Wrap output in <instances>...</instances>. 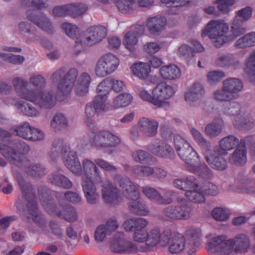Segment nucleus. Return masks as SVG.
Here are the masks:
<instances>
[{
	"mask_svg": "<svg viewBox=\"0 0 255 255\" xmlns=\"http://www.w3.org/2000/svg\"><path fill=\"white\" fill-rule=\"evenodd\" d=\"M149 221L144 218H131L126 220L123 226L126 231H133L132 239L136 243L144 244L138 245L127 240L122 232L115 234L111 244V248L118 253L145 252L157 247L166 248L171 254L186 253L194 255L199 245L201 230L191 227L184 234L176 233L169 228H161L158 226L147 229Z\"/></svg>",
	"mask_w": 255,
	"mask_h": 255,
	"instance_id": "obj_1",
	"label": "nucleus"
},
{
	"mask_svg": "<svg viewBox=\"0 0 255 255\" xmlns=\"http://www.w3.org/2000/svg\"><path fill=\"white\" fill-rule=\"evenodd\" d=\"M14 89L21 98L33 103L40 108L51 109L55 106L53 94L49 91H43L46 85V79L41 75H34L29 79L30 83L35 89H29L28 82L21 78H15L12 80Z\"/></svg>",
	"mask_w": 255,
	"mask_h": 255,
	"instance_id": "obj_2",
	"label": "nucleus"
},
{
	"mask_svg": "<svg viewBox=\"0 0 255 255\" xmlns=\"http://www.w3.org/2000/svg\"><path fill=\"white\" fill-rule=\"evenodd\" d=\"M84 174L82 177V185L87 201L90 204H96L100 198L99 194L96 192L94 183L101 180L100 172L94 162L88 159L82 161Z\"/></svg>",
	"mask_w": 255,
	"mask_h": 255,
	"instance_id": "obj_3",
	"label": "nucleus"
},
{
	"mask_svg": "<svg viewBox=\"0 0 255 255\" xmlns=\"http://www.w3.org/2000/svg\"><path fill=\"white\" fill-rule=\"evenodd\" d=\"M49 155L53 161L62 156L63 163L68 169L76 175L81 173V165L77 153L71 151L70 146L64 143L63 139L58 138L53 141Z\"/></svg>",
	"mask_w": 255,
	"mask_h": 255,
	"instance_id": "obj_4",
	"label": "nucleus"
},
{
	"mask_svg": "<svg viewBox=\"0 0 255 255\" xmlns=\"http://www.w3.org/2000/svg\"><path fill=\"white\" fill-rule=\"evenodd\" d=\"M78 77V70L75 68L70 69L67 72L64 68L54 72L51 76L53 83L56 85L57 94L56 99L64 101L71 93Z\"/></svg>",
	"mask_w": 255,
	"mask_h": 255,
	"instance_id": "obj_5",
	"label": "nucleus"
},
{
	"mask_svg": "<svg viewBox=\"0 0 255 255\" xmlns=\"http://www.w3.org/2000/svg\"><path fill=\"white\" fill-rule=\"evenodd\" d=\"M62 28L69 37L73 39L76 38V46L94 45L102 41L107 35L106 29L101 25H94L88 28L86 32L89 35L83 37L82 39L77 37L78 30L75 25L65 22L62 24Z\"/></svg>",
	"mask_w": 255,
	"mask_h": 255,
	"instance_id": "obj_6",
	"label": "nucleus"
},
{
	"mask_svg": "<svg viewBox=\"0 0 255 255\" xmlns=\"http://www.w3.org/2000/svg\"><path fill=\"white\" fill-rule=\"evenodd\" d=\"M29 146L20 139H15L3 144L1 147V154L17 167L28 165L29 160L22 156L28 153Z\"/></svg>",
	"mask_w": 255,
	"mask_h": 255,
	"instance_id": "obj_7",
	"label": "nucleus"
},
{
	"mask_svg": "<svg viewBox=\"0 0 255 255\" xmlns=\"http://www.w3.org/2000/svg\"><path fill=\"white\" fill-rule=\"evenodd\" d=\"M229 31L228 25L220 20H211L203 30L202 37L208 36L211 39L216 40L214 45L219 48L224 44L229 42L232 39L230 37L225 35Z\"/></svg>",
	"mask_w": 255,
	"mask_h": 255,
	"instance_id": "obj_8",
	"label": "nucleus"
},
{
	"mask_svg": "<svg viewBox=\"0 0 255 255\" xmlns=\"http://www.w3.org/2000/svg\"><path fill=\"white\" fill-rule=\"evenodd\" d=\"M222 112L227 116L236 117L234 125L238 129H249L253 127L255 121L248 115L239 117L242 112L241 104L235 101L226 103L222 109Z\"/></svg>",
	"mask_w": 255,
	"mask_h": 255,
	"instance_id": "obj_9",
	"label": "nucleus"
},
{
	"mask_svg": "<svg viewBox=\"0 0 255 255\" xmlns=\"http://www.w3.org/2000/svg\"><path fill=\"white\" fill-rule=\"evenodd\" d=\"M115 181H119V186L123 190V194L131 202L129 207H144L143 200L140 198L139 192L136 187L128 177L117 174L115 176Z\"/></svg>",
	"mask_w": 255,
	"mask_h": 255,
	"instance_id": "obj_10",
	"label": "nucleus"
},
{
	"mask_svg": "<svg viewBox=\"0 0 255 255\" xmlns=\"http://www.w3.org/2000/svg\"><path fill=\"white\" fill-rule=\"evenodd\" d=\"M110 103H105L100 97H95L92 102L88 103L85 107L86 118L85 122L92 132L98 129L92 118L96 113L106 112L111 107Z\"/></svg>",
	"mask_w": 255,
	"mask_h": 255,
	"instance_id": "obj_11",
	"label": "nucleus"
},
{
	"mask_svg": "<svg viewBox=\"0 0 255 255\" xmlns=\"http://www.w3.org/2000/svg\"><path fill=\"white\" fill-rule=\"evenodd\" d=\"M120 64L119 59L115 55L108 53L101 56L95 66L96 75L100 77H106L113 73Z\"/></svg>",
	"mask_w": 255,
	"mask_h": 255,
	"instance_id": "obj_12",
	"label": "nucleus"
},
{
	"mask_svg": "<svg viewBox=\"0 0 255 255\" xmlns=\"http://www.w3.org/2000/svg\"><path fill=\"white\" fill-rule=\"evenodd\" d=\"M230 239L225 236H219L211 239L206 249L211 255H227L231 253Z\"/></svg>",
	"mask_w": 255,
	"mask_h": 255,
	"instance_id": "obj_13",
	"label": "nucleus"
},
{
	"mask_svg": "<svg viewBox=\"0 0 255 255\" xmlns=\"http://www.w3.org/2000/svg\"><path fill=\"white\" fill-rule=\"evenodd\" d=\"M11 131L19 137L28 140H40L43 139V133L39 129L33 128L27 122L23 123L18 126L12 128Z\"/></svg>",
	"mask_w": 255,
	"mask_h": 255,
	"instance_id": "obj_14",
	"label": "nucleus"
},
{
	"mask_svg": "<svg viewBox=\"0 0 255 255\" xmlns=\"http://www.w3.org/2000/svg\"><path fill=\"white\" fill-rule=\"evenodd\" d=\"M252 15V8L247 6L239 10L231 26V32L232 39H235L246 32V28L243 27L244 21L248 20Z\"/></svg>",
	"mask_w": 255,
	"mask_h": 255,
	"instance_id": "obj_15",
	"label": "nucleus"
},
{
	"mask_svg": "<svg viewBox=\"0 0 255 255\" xmlns=\"http://www.w3.org/2000/svg\"><path fill=\"white\" fill-rule=\"evenodd\" d=\"M231 253L246 254L249 252L252 247V239L250 236L246 233H238L230 239Z\"/></svg>",
	"mask_w": 255,
	"mask_h": 255,
	"instance_id": "obj_16",
	"label": "nucleus"
},
{
	"mask_svg": "<svg viewBox=\"0 0 255 255\" xmlns=\"http://www.w3.org/2000/svg\"><path fill=\"white\" fill-rule=\"evenodd\" d=\"M177 153L180 158L186 163L187 169L189 172H195L196 170L193 166L195 163L200 162V158L191 144H185L184 147L181 150H178Z\"/></svg>",
	"mask_w": 255,
	"mask_h": 255,
	"instance_id": "obj_17",
	"label": "nucleus"
},
{
	"mask_svg": "<svg viewBox=\"0 0 255 255\" xmlns=\"http://www.w3.org/2000/svg\"><path fill=\"white\" fill-rule=\"evenodd\" d=\"M147 149L159 157L173 159L175 156L172 147L164 141L159 139H157L153 143L148 145Z\"/></svg>",
	"mask_w": 255,
	"mask_h": 255,
	"instance_id": "obj_18",
	"label": "nucleus"
},
{
	"mask_svg": "<svg viewBox=\"0 0 255 255\" xmlns=\"http://www.w3.org/2000/svg\"><path fill=\"white\" fill-rule=\"evenodd\" d=\"M102 195L108 203L117 205L123 200V196L118 187L110 181H105L102 185Z\"/></svg>",
	"mask_w": 255,
	"mask_h": 255,
	"instance_id": "obj_19",
	"label": "nucleus"
},
{
	"mask_svg": "<svg viewBox=\"0 0 255 255\" xmlns=\"http://www.w3.org/2000/svg\"><path fill=\"white\" fill-rule=\"evenodd\" d=\"M175 93L173 88L165 82L159 83L152 91V94L155 96L158 101L157 107H161L168 102L165 101L169 99Z\"/></svg>",
	"mask_w": 255,
	"mask_h": 255,
	"instance_id": "obj_20",
	"label": "nucleus"
},
{
	"mask_svg": "<svg viewBox=\"0 0 255 255\" xmlns=\"http://www.w3.org/2000/svg\"><path fill=\"white\" fill-rule=\"evenodd\" d=\"M27 18L29 20L48 33L53 32V28L51 23L43 13L35 10L28 11Z\"/></svg>",
	"mask_w": 255,
	"mask_h": 255,
	"instance_id": "obj_21",
	"label": "nucleus"
},
{
	"mask_svg": "<svg viewBox=\"0 0 255 255\" xmlns=\"http://www.w3.org/2000/svg\"><path fill=\"white\" fill-rule=\"evenodd\" d=\"M142 192L147 198L155 201L159 204L164 205L171 203L172 197L174 194L172 190H165L163 193L164 196H162L155 189L147 186L142 188Z\"/></svg>",
	"mask_w": 255,
	"mask_h": 255,
	"instance_id": "obj_22",
	"label": "nucleus"
},
{
	"mask_svg": "<svg viewBox=\"0 0 255 255\" xmlns=\"http://www.w3.org/2000/svg\"><path fill=\"white\" fill-rule=\"evenodd\" d=\"M133 174L139 177L149 176L152 175L157 178L165 177L167 175V172L164 169L156 167L153 168L149 166L137 165L132 167Z\"/></svg>",
	"mask_w": 255,
	"mask_h": 255,
	"instance_id": "obj_23",
	"label": "nucleus"
},
{
	"mask_svg": "<svg viewBox=\"0 0 255 255\" xmlns=\"http://www.w3.org/2000/svg\"><path fill=\"white\" fill-rule=\"evenodd\" d=\"M93 147L97 148L106 147L101 130L95 134L93 137L81 140L77 146L79 150L90 149Z\"/></svg>",
	"mask_w": 255,
	"mask_h": 255,
	"instance_id": "obj_24",
	"label": "nucleus"
},
{
	"mask_svg": "<svg viewBox=\"0 0 255 255\" xmlns=\"http://www.w3.org/2000/svg\"><path fill=\"white\" fill-rule=\"evenodd\" d=\"M253 138V136L250 135L247 136L245 139H241L240 145L232 153L231 157V160L235 164L242 165L246 163L247 158L246 144L248 143Z\"/></svg>",
	"mask_w": 255,
	"mask_h": 255,
	"instance_id": "obj_25",
	"label": "nucleus"
},
{
	"mask_svg": "<svg viewBox=\"0 0 255 255\" xmlns=\"http://www.w3.org/2000/svg\"><path fill=\"white\" fill-rule=\"evenodd\" d=\"M166 19L164 16L156 15L148 17L146 25L149 33L154 36L159 35L166 25Z\"/></svg>",
	"mask_w": 255,
	"mask_h": 255,
	"instance_id": "obj_26",
	"label": "nucleus"
},
{
	"mask_svg": "<svg viewBox=\"0 0 255 255\" xmlns=\"http://www.w3.org/2000/svg\"><path fill=\"white\" fill-rule=\"evenodd\" d=\"M18 182L21 193L28 202L26 207H37V197L30 183L22 178L18 179Z\"/></svg>",
	"mask_w": 255,
	"mask_h": 255,
	"instance_id": "obj_27",
	"label": "nucleus"
},
{
	"mask_svg": "<svg viewBox=\"0 0 255 255\" xmlns=\"http://www.w3.org/2000/svg\"><path fill=\"white\" fill-rule=\"evenodd\" d=\"M137 124L139 131L145 136H153L157 133L158 123L154 120L142 118Z\"/></svg>",
	"mask_w": 255,
	"mask_h": 255,
	"instance_id": "obj_28",
	"label": "nucleus"
},
{
	"mask_svg": "<svg viewBox=\"0 0 255 255\" xmlns=\"http://www.w3.org/2000/svg\"><path fill=\"white\" fill-rule=\"evenodd\" d=\"M239 143L238 138L233 135H228L219 141V146L216 147L214 152L217 154L226 155L227 151L235 148Z\"/></svg>",
	"mask_w": 255,
	"mask_h": 255,
	"instance_id": "obj_29",
	"label": "nucleus"
},
{
	"mask_svg": "<svg viewBox=\"0 0 255 255\" xmlns=\"http://www.w3.org/2000/svg\"><path fill=\"white\" fill-rule=\"evenodd\" d=\"M206 161L213 169L219 171H223L227 167L226 160L222 156V155L217 154L214 152V154H211V149L204 152Z\"/></svg>",
	"mask_w": 255,
	"mask_h": 255,
	"instance_id": "obj_30",
	"label": "nucleus"
},
{
	"mask_svg": "<svg viewBox=\"0 0 255 255\" xmlns=\"http://www.w3.org/2000/svg\"><path fill=\"white\" fill-rule=\"evenodd\" d=\"M24 220L31 219L40 228L44 229L46 221L43 216L39 213L37 208H22L20 211Z\"/></svg>",
	"mask_w": 255,
	"mask_h": 255,
	"instance_id": "obj_31",
	"label": "nucleus"
},
{
	"mask_svg": "<svg viewBox=\"0 0 255 255\" xmlns=\"http://www.w3.org/2000/svg\"><path fill=\"white\" fill-rule=\"evenodd\" d=\"M164 214L172 220H186L193 214L191 208H165Z\"/></svg>",
	"mask_w": 255,
	"mask_h": 255,
	"instance_id": "obj_32",
	"label": "nucleus"
},
{
	"mask_svg": "<svg viewBox=\"0 0 255 255\" xmlns=\"http://www.w3.org/2000/svg\"><path fill=\"white\" fill-rule=\"evenodd\" d=\"M191 43L194 46V49L186 44H183L178 48V55L184 59H187L191 57H193L195 51L201 52L204 50V48L198 41L193 40L191 41Z\"/></svg>",
	"mask_w": 255,
	"mask_h": 255,
	"instance_id": "obj_33",
	"label": "nucleus"
},
{
	"mask_svg": "<svg viewBox=\"0 0 255 255\" xmlns=\"http://www.w3.org/2000/svg\"><path fill=\"white\" fill-rule=\"evenodd\" d=\"M47 212L49 214L63 218L68 222H74L77 218L74 208H47Z\"/></svg>",
	"mask_w": 255,
	"mask_h": 255,
	"instance_id": "obj_34",
	"label": "nucleus"
},
{
	"mask_svg": "<svg viewBox=\"0 0 255 255\" xmlns=\"http://www.w3.org/2000/svg\"><path fill=\"white\" fill-rule=\"evenodd\" d=\"M159 73L163 79L167 80L178 79L181 74L180 68L173 64L161 66L159 69Z\"/></svg>",
	"mask_w": 255,
	"mask_h": 255,
	"instance_id": "obj_35",
	"label": "nucleus"
},
{
	"mask_svg": "<svg viewBox=\"0 0 255 255\" xmlns=\"http://www.w3.org/2000/svg\"><path fill=\"white\" fill-rule=\"evenodd\" d=\"M204 93L205 91L202 85L195 83L185 93V100L191 105L192 103L202 98Z\"/></svg>",
	"mask_w": 255,
	"mask_h": 255,
	"instance_id": "obj_36",
	"label": "nucleus"
},
{
	"mask_svg": "<svg viewBox=\"0 0 255 255\" xmlns=\"http://www.w3.org/2000/svg\"><path fill=\"white\" fill-rule=\"evenodd\" d=\"M48 180L51 184L67 189L71 188L73 185L68 178L58 172H55L49 175Z\"/></svg>",
	"mask_w": 255,
	"mask_h": 255,
	"instance_id": "obj_37",
	"label": "nucleus"
},
{
	"mask_svg": "<svg viewBox=\"0 0 255 255\" xmlns=\"http://www.w3.org/2000/svg\"><path fill=\"white\" fill-rule=\"evenodd\" d=\"M224 89L227 90L236 99L243 88L242 81L237 78H229L223 82Z\"/></svg>",
	"mask_w": 255,
	"mask_h": 255,
	"instance_id": "obj_38",
	"label": "nucleus"
},
{
	"mask_svg": "<svg viewBox=\"0 0 255 255\" xmlns=\"http://www.w3.org/2000/svg\"><path fill=\"white\" fill-rule=\"evenodd\" d=\"M91 81L90 76L88 73L81 74L75 87L76 94L79 96H84L89 91V86Z\"/></svg>",
	"mask_w": 255,
	"mask_h": 255,
	"instance_id": "obj_39",
	"label": "nucleus"
},
{
	"mask_svg": "<svg viewBox=\"0 0 255 255\" xmlns=\"http://www.w3.org/2000/svg\"><path fill=\"white\" fill-rule=\"evenodd\" d=\"M112 79L107 78L101 82L97 86V91L98 95L96 97H100L105 103H110L107 99V95L111 90Z\"/></svg>",
	"mask_w": 255,
	"mask_h": 255,
	"instance_id": "obj_40",
	"label": "nucleus"
},
{
	"mask_svg": "<svg viewBox=\"0 0 255 255\" xmlns=\"http://www.w3.org/2000/svg\"><path fill=\"white\" fill-rule=\"evenodd\" d=\"M131 70L134 75L142 79L146 78L151 71L150 65L144 62L133 64Z\"/></svg>",
	"mask_w": 255,
	"mask_h": 255,
	"instance_id": "obj_41",
	"label": "nucleus"
},
{
	"mask_svg": "<svg viewBox=\"0 0 255 255\" xmlns=\"http://www.w3.org/2000/svg\"><path fill=\"white\" fill-rule=\"evenodd\" d=\"M245 72L250 82L255 85V50L252 51L246 61Z\"/></svg>",
	"mask_w": 255,
	"mask_h": 255,
	"instance_id": "obj_42",
	"label": "nucleus"
},
{
	"mask_svg": "<svg viewBox=\"0 0 255 255\" xmlns=\"http://www.w3.org/2000/svg\"><path fill=\"white\" fill-rule=\"evenodd\" d=\"M223 126L224 122L222 119H216L206 126L205 131L208 136L216 137L221 133Z\"/></svg>",
	"mask_w": 255,
	"mask_h": 255,
	"instance_id": "obj_43",
	"label": "nucleus"
},
{
	"mask_svg": "<svg viewBox=\"0 0 255 255\" xmlns=\"http://www.w3.org/2000/svg\"><path fill=\"white\" fill-rule=\"evenodd\" d=\"M51 127L55 132L65 130L68 128L67 120L62 114L57 113L51 122Z\"/></svg>",
	"mask_w": 255,
	"mask_h": 255,
	"instance_id": "obj_44",
	"label": "nucleus"
},
{
	"mask_svg": "<svg viewBox=\"0 0 255 255\" xmlns=\"http://www.w3.org/2000/svg\"><path fill=\"white\" fill-rule=\"evenodd\" d=\"M19 29L24 33H29L31 36L28 38L27 42L37 41L39 40V35L35 27L28 22H21L19 23Z\"/></svg>",
	"mask_w": 255,
	"mask_h": 255,
	"instance_id": "obj_45",
	"label": "nucleus"
},
{
	"mask_svg": "<svg viewBox=\"0 0 255 255\" xmlns=\"http://www.w3.org/2000/svg\"><path fill=\"white\" fill-rule=\"evenodd\" d=\"M161 2L167 7H171L169 13L173 14L179 13V7L183 6L190 2L192 0H160Z\"/></svg>",
	"mask_w": 255,
	"mask_h": 255,
	"instance_id": "obj_46",
	"label": "nucleus"
},
{
	"mask_svg": "<svg viewBox=\"0 0 255 255\" xmlns=\"http://www.w3.org/2000/svg\"><path fill=\"white\" fill-rule=\"evenodd\" d=\"M235 46L238 49H244L255 46V32H252L238 39Z\"/></svg>",
	"mask_w": 255,
	"mask_h": 255,
	"instance_id": "obj_47",
	"label": "nucleus"
},
{
	"mask_svg": "<svg viewBox=\"0 0 255 255\" xmlns=\"http://www.w3.org/2000/svg\"><path fill=\"white\" fill-rule=\"evenodd\" d=\"M29 162V161L28 165L26 166H24V164H23V166L19 167L21 168H26L25 172L27 174L34 177H40L45 174L46 169L43 166L39 164L30 165Z\"/></svg>",
	"mask_w": 255,
	"mask_h": 255,
	"instance_id": "obj_48",
	"label": "nucleus"
},
{
	"mask_svg": "<svg viewBox=\"0 0 255 255\" xmlns=\"http://www.w3.org/2000/svg\"><path fill=\"white\" fill-rule=\"evenodd\" d=\"M104 140L106 147H114L118 146L121 142V139L109 130H102Z\"/></svg>",
	"mask_w": 255,
	"mask_h": 255,
	"instance_id": "obj_49",
	"label": "nucleus"
},
{
	"mask_svg": "<svg viewBox=\"0 0 255 255\" xmlns=\"http://www.w3.org/2000/svg\"><path fill=\"white\" fill-rule=\"evenodd\" d=\"M201 187L195 190H187L185 192V196L192 202L202 203L205 202V197Z\"/></svg>",
	"mask_w": 255,
	"mask_h": 255,
	"instance_id": "obj_50",
	"label": "nucleus"
},
{
	"mask_svg": "<svg viewBox=\"0 0 255 255\" xmlns=\"http://www.w3.org/2000/svg\"><path fill=\"white\" fill-rule=\"evenodd\" d=\"M191 132L196 142L204 150V152L210 150L211 147L210 142L204 138L199 130L192 128L191 129Z\"/></svg>",
	"mask_w": 255,
	"mask_h": 255,
	"instance_id": "obj_51",
	"label": "nucleus"
},
{
	"mask_svg": "<svg viewBox=\"0 0 255 255\" xmlns=\"http://www.w3.org/2000/svg\"><path fill=\"white\" fill-rule=\"evenodd\" d=\"M39 200L43 207H55L53 205V199L49 194L48 191L43 187H39L38 190Z\"/></svg>",
	"mask_w": 255,
	"mask_h": 255,
	"instance_id": "obj_52",
	"label": "nucleus"
},
{
	"mask_svg": "<svg viewBox=\"0 0 255 255\" xmlns=\"http://www.w3.org/2000/svg\"><path fill=\"white\" fill-rule=\"evenodd\" d=\"M17 108L24 115L28 117H37L39 113L31 104L25 102H21L15 104Z\"/></svg>",
	"mask_w": 255,
	"mask_h": 255,
	"instance_id": "obj_53",
	"label": "nucleus"
},
{
	"mask_svg": "<svg viewBox=\"0 0 255 255\" xmlns=\"http://www.w3.org/2000/svg\"><path fill=\"white\" fill-rule=\"evenodd\" d=\"M132 99V96L129 94L125 93L120 94L113 101L114 107L115 108L127 107L130 104Z\"/></svg>",
	"mask_w": 255,
	"mask_h": 255,
	"instance_id": "obj_54",
	"label": "nucleus"
},
{
	"mask_svg": "<svg viewBox=\"0 0 255 255\" xmlns=\"http://www.w3.org/2000/svg\"><path fill=\"white\" fill-rule=\"evenodd\" d=\"M71 16L77 17L82 15L88 8V5L81 2L70 3Z\"/></svg>",
	"mask_w": 255,
	"mask_h": 255,
	"instance_id": "obj_55",
	"label": "nucleus"
},
{
	"mask_svg": "<svg viewBox=\"0 0 255 255\" xmlns=\"http://www.w3.org/2000/svg\"><path fill=\"white\" fill-rule=\"evenodd\" d=\"M200 162L195 163L193 165V167L195 169V172H191L198 175L202 178H209L212 176L211 171L208 166L205 164H200Z\"/></svg>",
	"mask_w": 255,
	"mask_h": 255,
	"instance_id": "obj_56",
	"label": "nucleus"
},
{
	"mask_svg": "<svg viewBox=\"0 0 255 255\" xmlns=\"http://www.w3.org/2000/svg\"><path fill=\"white\" fill-rule=\"evenodd\" d=\"M211 215L215 220L224 222L229 218L230 212L226 208H214Z\"/></svg>",
	"mask_w": 255,
	"mask_h": 255,
	"instance_id": "obj_57",
	"label": "nucleus"
},
{
	"mask_svg": "<svg viewBox=\"0 0 255 255\" xmlns=\"http://www.w3.org/2000/svg\"><path fill=\"white\" fill-rule=\"evenodd\" d=\"M132 157L133 159L140 163L146 162L149 159L152 158V156L148 152L141 150H136L132 152Z\"/></svg>",
	"mask_w": 255,
	"mask_h": 255,
	"instance_id": "obj_58",
	"label": "nucleus"
},
{
	"mask_svg": "<svg viewBox=\"0 0 255 255\" xmlns=\"http://www.w3.org/2000/svg\"><path fill=\"white\" fill-rule=\"evenodd\" d=\"M56 196L58 198L62 197L64 200L74 204L80 203L82 201V197L78 193L71 191L65 192L64 196L60 193H58Z\"/></svg>",
	"mask_w": 255,
	"mask_h": 255,
	"instance_id": "obj_59",
	"label": "nucleus"
},
{
	"mask_svg": "<svg viewBox=\"0 0 255 255\" xmlns=\"http://www.w3.org/2000/svg\"><path fill=\"white\" fill-rule=\"evenodd\" d=\"M216 65L220 67H229L235 65V59L232 55H219L215 61Z\"/></svg>",
	"mask_w": 255,
	"mask_h": 255,
	"instance_id": "obj_60",
	"label": "nucleus"
},
{
	"mask_svg": "<svg viewBox=\"0 0 255 255\" xmlns=\"http://www.w3.org/2000/svg\"><path fill=\"white\" fill-rule=\"evenodd\" d=\"M1 59L14 65H20L25 60L24 57L21 55L2 53H1Z\"/></svg>",
	"mask_w": 255,
	"mask_h": 255,
	"instance_id": "obj_61",
	"label": "nucleus"
},
{
	"mask_svg": "<svg viewBox=\"0 0 255 255\" xmlns=\"http://www.w3.org/2000/svg\"><path fill=\"white\" fill-rule=\"evenodd\" d=\"M138 41L136 34L132 32L129 31L125 35V44L126 48L130 51H134L135 45Z\"/></svg>",
	"mask_w": 255,
	"mask_h": 255,
	"instance_id": "obj_62",
	"label": "nucleus"
},
{
	"mask_svg": "<svg viewBox=\"0 0 255 255\" xmlns=\"http://www.w3.org/2000/svg\"><path fill=\"white\" fill-rule=\"evenodd\" d=\"M69 4H66L61 6H55L53 10V13L55 16L61 17L66 15L71 16L70 6Z\"/></svg>",
	"mask_w": 255,
	"mask_h": 255,
	"instance_id": "obj_63",
	"label": "nucleus"
},
{
	"mask_svg": "<svg viewBox=\"0 0 255 255\" xmlns=\"http://www.w3.org/2000/svg\"><path fill=\"white\" fill-rule=\"evenodd\" d=\"M199 187V182L194 176H189L184 178L185 191L195 190Z\"/></svg>",
	"mask_w": 255,
	"mask_h": 255,
	"instance_id": "obj_64",
	"label": "nucleus"
}]
</instances>
